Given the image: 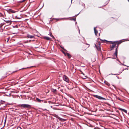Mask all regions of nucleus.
I'll return each instance as SVG.
<instances>
[{"label":"nucleus","mask_w":129,"mask_h":129,"mask_svg":"<svg viewBox=\"0 0 129 129\" xmlns=\"http://www.w3.org/2000/svg\"><path fill=\"white\" fill-rule=\"evenodd\" d=\"M33 38H35L34 36L30 35L29 34H27L25 36V43L30 42L31 41H34V40H27V39L29 38L32 39Z\"/></svg>","instance_id":"f257e3e1"},{"label":"nucleus","mask_w":129,"mask_h":129,"mask_svg":"<svg viewBox=\"0 0 129 129\" xmlns=\"http://www.w3.org/2000/svg\"><path fill=\"white\" fill-rule=\"evenodd\" d=\"M118 42V41H110V42H111L110 44H112L111 47L110 51H112V50L115 47H116V44L114 43L117 42Z\"/></svg>","instance_id":"f03ea898"},{"label":"nucleus","mask_w":129,"mask_h":129,"mask_svg":"<svg viewBox=\"0 0 129 129\" xmlns=\"http://www.w3.org/2000/svg\"><path fill=\"white\" fill-rule=\"evenodd\" d=\"M92 95L94 97L96 98L99 100H106L105 98L98 95L94 94H92Z\"/></svg>","instance_id":"7ed1b4c3"},{"label":"nucleus","mask_w":129,"mask_h":129,"mask_svg":"<svg viewBox=\"0 0 129 129\" xmlns=\"http://www.w3.org/2000/svg\"><path fill=\"white\" fill-rule=\"evenodd\" d=\"M123 40H119V41H118V42H117V43H116V44H117V45L116 46V47H115L116 48L115 50L118 51V48L119 46L118 45L122 43L123 41Z\"/></svg>","instance_id":"20e7f679"},{"label":"nucleus","mask_w":129,"mask_h":129,"mask_svg":"<svg viewBox=\"0 0 129 129\" xmlns=\"http://www.w3.org/2000/svg\"><path fill=\"white\" fill-rule=\"evenodd\" d=\"M63 78L64 80L67 82H68L69 81L68 77L65 75H64L63 77Z\"/></svg>","instance_id":"39448f33"},{"label":"nucleus","mask_w":129,"mask_h":129,"mask_svg":"<svg viewBox=\"0 0 129 129\" xmlns=\"http://www.w3.org/2000/svg\"><path fill=\"white\" fill-rule=\"evenodd\" d=\"M31 108V106L29 104H25V113L27 112V111H25V108Z\"/></svg>","instance_id":"423d86ee"},{"label":"nucleus","mask_w":129,"mask_h":129,"mask_svg":"<svg viewBox=\"0 0 129 129\" xmlns=\"http://www.w3.org/2000/svg\"><path fill=\"white\" fill-rule=\"evenodd\" d=\"M118 109L120 111H121L122 112H124L125 113H126V114H127V111L125 109L122 108L120 107L118 108Z\"/></svg>","instance_id":"0eeeda50"},{"label":"nucleus","mask_w":129,"mask_h":129,"mask_svg":"<svg viewBox=\"0 0 129 129\" xmlns=\"http://www.w3.org/2000/svg\"><path fill=\"white\" fill-rule=\"evenodd\" d=\"M57 118L59 120L62 122H64L66 121V119L63 118H60L59 117H57Z\"/></svg>","instance_id":"6e6552de"},{"label":"nucleus","mask_w":129,"mask_h":129,"mask_svg":"<svg viewBox=\"0 0 129 129\" xmlns=\"http://www.w3.org/2000/svg\"><path fill=\"white\" fill-rule=\"evenodd\" d=\"M36 100L37 102H44V103H45V101H44L42 100H41L39 99V98H36Z\"/></svg>","instance_id":"1a4fd4ad"},{"label":"nucleus","mask_w":129,"mask_h":129,"mask_svg":"<svg viewBox=\"0 0 129 129\" xmlns=\"http://www.w3.org/2000/svg\"><path fill=\"white\" fill-rule=\"evenodd\" d=\"M100 39V40L103 43H107V42H110V41L107 40L105 39L102 40L100 39V38H98V39Z\"/></svg>","instance_id":"9d476101"},{"label":"nucleus","mask_w":129,"mask_h":129,"mask_svg":"<svg viewBox=\"0 0 129 129\" xmlns=\"http://www.w3.org/2000/svg\"><path fill=\"white\" fill-rule=\"evenodd\" d=\"M27 92H25V94L26 93H27ZM25 99H27L28 100H30L31 99V98L29 96L27 95V96H26V95L25 94Z\"/></svg>","instance_id":"9b49d317"},{"label":"nucleus","mask_w":129,"mask_h":129,"mask_svg":"<svg viewBox=\"0 0 129 129\" xmlns=\"http://www.w3.org/2000/svg\"><path fill=\"white\" fill-rule=\"evenodd\" d=\"M43 39L47 40H50L51 38L47 36H45L43 37Z\"/></svg>","instance_id":"f8f14e48"},{"label":"nucleus","mask_w":129,"mask_h":129,"mask_svg":"<svg viewBox=\"0 0 129 129\" xmlns=\"http://www.w3.org/2000/svg\"><path fill=\"white\" fill-rule=\"evenodd\" d=\"M118 51H115L113 55H114L116 57V58H117V56H118Z\"/></svg>","instance_id":"ddd939ff"},{"label":"nucleus","mask_w":129,"mask_h":129,"mask_svg":"<svg viewBox=\"0 0 129 129\" xmlns=\"http://www.w3.org/2000/svg\"><path fill=\"white\" fill-rule=\"evenodd\" d=\"M96 27H94V32L95 35H97V34L98 33V31L96 29Z\"/></svg>","instance_id":"4468645a"},{"label":"nucleus","mask_w":129,"mask_h":129,"mask_svg":"<svg viewBox=\"0 0 129 129\" xmlns=\"http://www.w3.org/2000/svg\"><path fill=\"white\" fill-rule=\"evenodd\" d=\"M51 91L54 93H55L57 92V90L56 89L52 88L51 89Z\"/></svg>","instance_id":"2eb2a0df"},{"label":"nucleus","mask_w":129,"mask_h":129,"mask_svg":"<svg viewBox=\"0 0 129 129\" xmlns=\"http://www.w3.org/2000/svg\"><path fill=\"white\" fill-rule=\"evenodd\" d=\"M66 54H67L66 56L68 57V58L69 59L71 58V55L68 53H67Z\"/></svg>","instance_id":"dca6fc26"},{"label":"nucleus","mask_w":129,"mask_h":129,"mask_svg":"<svg viewBox=\"0 0 129 129\" xmlns=\"http://www.w3.org/2000/svg\"><path fill=\"white\" fill-rule=\"evenodd\" d=\"M98 46L99 47V49H100L101 50V43L100 42V41H99L98 43Z\"/></svg>","instance_id":"f3484780"},{"label":"nucleus","mask_w":129,"mask_h":129,"mask_svg":"<svg viewBox=\"0 0 129 129\" xmlns=\"http://www.w3.org/2000/svg\"><path fill=\"white\" fill-rule=\"evenodd\" d=\"M69 18H62L61 19L55 18H54V19L55 20H57V21H58V20H59L60 19H68Z\"/></svg>","instance_id":"a211bd4d"},{"label":"nucleus","mask_w":129,"mask_h":129,"mask_svg":"<svg viewBox=\"0 0 129 129\" xmlns=\"http://www.w3.org/2000/svg\"><path fill=\"white\" fill-rule=\"evenodd\" d=\"M95 47L96 48V49H97V50L99 51H101V50L100 49H99V47L98 46H97V45H96V44L95 45Z\"/></svg>","instance_id":"6ab92c4d"},{"label":"nucleus","mask_w":129,"mask_h":129,"mask_svg":"<svg viewBox=\"0 0 129 129\" xmlns=\"http://www.w3.org/2000/svg\"><path fill=\"white\" fill-rule=\"evenodd\" d=\"M87 126H88L91 127H93V126L92 125L90 124V123H88V124L87 125Z\"/></svg>","instance_id":"aec40b11"},{"label":"nucleus","mask_w":129,"mask_h":129,"mask_svg":"<svg viewBox=\"0 0 129 129\" xmlns=\"http://www.w3.org/2000/svg\"><path fill=\"white\" fill-rule=\"evenodd\" d=\"M29 20V19H25V24H28V22H27V20Z\"/></svg>","instance_id":"412c9836"},{"label":"nucleus","mask_w":129,"mask_h":129,"mask_svg":"<svg viewBox=\"0 0 129 129\" xmlns=\"http://www.w3.org/2000/svg\"><path fill=\"white\" fill-rule=\"evenodd\" d=\"M105 83L106 84V85H107L109 86L110 85V84L108 82H105Z\"/></svg>","instance_id":"4be33fe9"},{"label":"nucleus","mask_w":129,"mask_h":129,"mask_svg":"<svg viewBox=\"0 0 129 129\" xmlns=\"http://www.w3.org/2000/svg\"><path fill=\"white\" fill-rule=\"evenodd\" d=\"M70 20H73L74 21H75L76 20V18H71V19H70Z\"/></svg>","instance_id":"5701e85b"},{"label":"nucleus","mask_w":129,"mask_h":129,"mask_svg":"<svg viewBox=\"0 0 129 129\" xmlns=\"http://www.w3.org/2000/svg\"><path fill=\"white\" fill-rule=\"evenodd\" d=\"M60 47L62 49H63V50H65V51H67V50L66 49H65L64 47H63L61 46H60Z\"/></svg>","instance_id":"b1692460"},{"label":"nucleus","mask_w":129,"mask_h":129,"mask_svg":"<svg viewBox=\"0 0 129 129\" xmlns=\"http://www.w3.org/2000/svg\"><path fill=\"white\" fill-rule=\"evenodd\" d=\"M117 99H118V100L120 101H123V102H124V101L122 99H120L119 98V97H118V98H117Z\"/></svg>","instance_id":"393cba45"},{"label":"nucleus","mask_w":129,"mask_h":129,"mask_svg":"<svg viewBox=\"0 0 129 129\" xmlns=\"http://www.w3.org/2000/svg\"><path fill=\"white\" fill-rule=\"evenodd\" d=\"M80 4H81V5L83 6H84V5H85V4L84 3L82 2H81V3H80Z\"/></svg>","instance_id":"a878e982"},{"label":"nucleus","mask_w":129,"mask_h":129,"mask_svg":"<svg viewBox=\"0 0 129 129\" xmlns=\"http://www.w3.org/2000/svg\"><path fill=\"white\" fill-rule=\"evenodd\" d=\"M108 1H106L105 3V5L103 6H105L106 5H107V4H108V3L109 2Z\"/></svg>","instance_id":"bb28decb"},{"label":"nucleus","mask_w":129,"mask_h":129,"mask_svg":"<svg viewBox=\"0 0 129 129\" xmlns=\"http://www.w3.org/2000/svg\"><path fill=\"white\" fill-rule=\"evenodd\" d=\"M110 74L112 75H119V74H113L112 73H111L110 74H109V75H110Z\"/></svg>","instance_id":"cd10ccee"},{"label":"nucleus","mask_w":129,"mask_h":129,"mask_svg":"<svg viewBox=\"0 0 129 129\" xmlns=\"http://www.w3.org/2000/svg\"><path fill=\"white\" fill-rule=\"evenodd\" d=\"M33 67V66H31L30 67H25L24 68H25V69H27V68H30L32 67Z\"/></svg>","instance_id":"c85d7f7f"},{"label":"nucleus","mask_w":129,"mask_h":129,"mask_svg":"<svg viewBox=\"0 0 129 129\" xmlns=\"http://www.w3.org/2000/svg\"><path fill=\"white\" fill-rule=\"evenodd\" d=\"M62 52H63V53L64 54V55L65 56H66L67 54H66V53L67 52H64V51H62Z\"/></svg>","instance_id":"c756f323"},{"label":"nucleus","mask_w":129,"mask_h":129,"mask_svg":"<svg viewBox=\"0 0 129 129\" xmlns=\"http://www.w3.org/2000/svg\"><path fill=\"white\" fill-rule=\"evenodd\" d=\"M51 37L52 38H53V39H54V40H55V41L56 39H55V37H54V36L53 35H52V36H51Z\"/></svg>","instance_id":"7c9ffc66"},{"label":"nucleus","mask_w":129,"mask_h":129,"mask_svg":"<svg viewBox=\"0 0 129 129\" xmlns=\"http://www.w3.org/2000/svg\"><path fill=\"white\" fill-rule=\"evenodd\" d=\"M80 12L78 14H77L75 15L74 16H73L72 17H73L74 16H78L80 13Z\"/></svg>","instance_id":"2f4dec72"},{"label":"nucleus","mask_w":129,"mask_h":129,"mask_svg":"<svg viewBox=\"0 0 129 129\" xmlns=\"http://www.w3.org/2000/svg\"><path fill=\"white\" fill-rule=\"evenodd\" d=\"M54 116L56 117L57 118V117H59L56 114H55L53 116Z\"/></svg>","instance_id":"473e14b6"},{"label":"nucleus","mask_w":129,"mask_h":129,"mask_svg":"<svg viewBox=\"0 0 129 129\" xmlns=\"http://www.w3.org/2000/svg\"><path fill=\"white\" fill-rule=\"evenodd\" d=\"M27 118L28 117L26 116L25 117V121L26 120H27Z\"/></svg>","instance_id":"72a5a7b5"},{"label":"nucleus","mask_w":129,"mask_h":129,"mask_svg":"<svg viewBox=\"0 0 129 129\" xmlns=\"http://www.w3.org/2000/svg\"><path fill=\"white\" fill-rule=\"evenodd\" d=\"M10 11L12 13H15V11L12 10H11Z\"/></svg>","instance_id":"f704fd0d"},{"label":"nucleus","mask_w":129,"mask_h":129,"mask_svg":"<svg viewBox=\"0 0 129 129\" xmlns=\"http://www.w3.org/2000/svg\"><path fill=\"white\" fill-rule=\"evenodd\" d=\"M49 35L51 37L52 36V33L51 32H49Z\"/></svg>","instance_id":"c9c22d12"},{"label":"nucleus","mask_w":129,"mask_h":129,"mask_svg":"<svg viewBox=\"0 0 129 129\" xmlns=\"http://www.w3.org/2000/svg\"><path fill=\"white\" fill-rule=\"evenodd\" d=\"M87 78V76H85L83 78L84 79H85L86 78Z\"/></svg>","instance_id":"e433bc0d"},{"label":"nucleus","mask_w":129,"mask_h":129,"mask_svg":"<svg viewBox=\"0 0 129 129\" xmlns=\"http://www.w3.org/2000/svg\"><path fill=\"white\" fill-rule=\"evenodd\" d=\"M118 62H119L121 64H122V65H124V66H126V65H125L124 64H123L122 63H121V62H120V61H118Z\"/></svg>","instance_id":"4c0bfd02"},{"label":"nucleus","mask_w":129,"mask_h":129,"mask_svg":"<svg viewBox=\"0 0 129 129\" xmlns=\"http://www.w3.org/2000/svg\"><path fill=\"white\" fill-rule=\"evenodd\" d=\"M81 74H82L83 75H85V74L82 71H81Z\"/></svg>","instance_id":"58836bf2"},{"label":"nucleus","mask_w":129,"mask_h":129,"mask_svg":"<svg viewBox=\"0 0 129 129\" xmlns=\"http://www.w3.org/2000/svg\"><path fill=\"white\" fill-rule=\"evenodd\" d=\"M17 129H22L20 127H18Z\"/></svg>","instance_id":"ea45409f"},{"label":"nucleus","mask_w":129,"mask_h":129,"mask_svg":"<svg viewBox=\"0 0 129 129\" xmlns=\"http://www.w3.org/2000/svg\"><path fill=\"white\" fill-rule=\"evenodd\" d=\"M77 27H78V30H79V33H80V29H79V27L78 26H77Z\"/></svg>","instance_id":"a19ab883"},{"label":"nucleus","mask_w":129,"mask_h":129,"mask_svg":"<svg viewBox=\"0 0 129 129\" xmlns=\"http://www.w3.org/2000/svg\"><path fill=\"white\" fill-rule=\"evenodd\" d=\"M24 124H27V125H30V124H28V123H27L26 124V123H25H25H24Z\"/></svg>","instance_id":"79ce46f5"},{"label":"nucleus","mask_w":129,"mask_h":129,"mask_svg":"<svg viewBox=\"0 0 129 129\" xmlns=\"http://www.w3.org/2000/svg\"><path fill=\"white\" fill-rule=\"evenodd\" d=\"M56 123H57L58 122V120L57 119H56Z\"/></svg>","instance_id":"37998d69"},{"label":"nucleus","mask_w":129,"mask_h":129,"mask_svg":"<svg viewBox=\"0 0 129 129\" xmlns=\"http://www.w3.org/2000/svg\"><path fill=\"white\" fill-rule=\"evenodd\" d=\"M34 47V48L35 49H36V48H38V47Z\"/></svg>","instance_id":"c03bdc74"},{"label":"nucleus","mask_w":129,"mask_h":129,"mask_svg":"<svg viewBox=\"0 0 129 129\" xmlns=\"http://www.w3.org/2000/svg\"><path fill=\"white\" fill-rule=\"evenodd\" d=\"M21 106H22V107H24V105H22Z\"/></svg>","instance_id":"a18cd8bd"},{"label":"nucleus","mask_w":129,"mask_h":129,"mask_svg":"<svg viewBox=\"0 0 129 129\" xmlns=\"http://www.w3.org/2000/svg\"><path fill=\"white\" fill-rule=\"evenodd\" d=\"M111 58H112V59H115V58H114V57H111Z\"/></svg>","instance_id":"49530a36"},{"label":"nucleus","mask_w":129,"mask_h":129,"mask_svg":"<svg viewBox=\"0 0 129 129\" xmlns=\"http://www.w3.org/2000/svg\"><path fill=\"white\" fill-rule=\"evenodd\" d=\"M27 53H28L27 52H25V54H27Z\"/></svg>","instance_id":"de8ad7c7"},{"label":"nucleus","mask_w":129,"mask_h":129,"mask_svg":"<svg viewBox=\"0 0 129 129\" xmlns=\"http://www.w3.org/2000/svg\"><path fill=\"white\" fill-rule=\"evenodd\" d=\"M116 60H117V61H119V60L118 59H116Z\"/></svg>","instance_id":"09e8293b"},{"label":"nucleus","mask_w":129,"mask_h":129,"mask_svg":"<svg viewBox=\"0 0 129 129\" xmlns=\"http://www.w3.org/2000/svg\"><path fill=\"white\" fill-rule=\"evenodd\" d=\"M111 57H107V58H111Z\"/></svg>","instance_id":"8fccbe9b"},{"label":"nucleus","mask_w":129,"mask_h":129,"mask_svg":"<svg viewBox=\"0 0 129 129\" xmlns=\"http://www.w3.org/2000/svg\"><path fill=\"white\" fill-rule=\"evenodd\" d=\"M86 45H89V46H89V44H87V43H86Z\"/></svg>","instance_id":"3c124183"},{"label":"nucleus","mask_w":129,"mask_h":129,"mask_svg":"<svg viewBox=\"0 0 129 129\" xmlns=\"http://www.w3.org/2000/svg\"><path fill=\"white\" fill-rule=\"evenodd\" d=\"M83 7H84V8H85V5H84V6H83Z\"/></svg>","instance_id":"603ef678"},{"label":"nucleus","mask_w":129,"mask_h":129,"mask_svg":"<svg viewBox=\"0 0 129 129\" xmlns=\"http://www.w3.org/2000/svg\"><path fill=\"white\" fill-rule=\"evenodd\" d=\"M6 22L7 23H8V22H9V21H6Z\"/></svg>","instance_id":"864d4df0"},{"label":"nucleus","mask_w":129,"mask_h":129,"mask_svg":"<svg viewBox=\"0 0 129 129\" xmlns=\"http://www.w3.org/2000/svg\"><path fill=\"white\" fill-rule=\"evenodd\" d=\"M43 110H47L46 109H43Z\"/></svg>","instance_id":"5fc2aeb1"},{"label":"nucleus","mask_w":129,"mask_h":129,"mask_svg":"<svg viewBox=\"0 0 129 129\" xmlns=\"http://www.w3.org/2000/svg\"><path fill=\"white\" fill-rule=\"evenodd\" d=\"M125 69H126V70L127 69V70H128V68H125Z\"/></svg>","instance_id":"6e6d98bb"},{"label":"nucleus","mask_w":129,"mask_h":129,"mask_svg":"<svg viewBox=\"0 0 129 129\" xmlns=\"http://www.w3.org/2000/svg\"><path fill=\"white\" fill-rule=\"evenodd\" d=\"M98 127H95L94 129H96Z\"/></svg>","instance_id":"4d7b16f0"},{"label":"nucleus","mask_w":129,"mask_h":129,"mask_svg":"<svg viewBox=\"0 0 129 129\" xmlns=\"http://www.w3.org/2000/svg\"><path fill=\"white\" fill-rule=\"evenodd\" d=\"M123 71V70L122 71V72H120V73H122V72Z\"/></svg>","instance_id":"13d9d810"},{"label":"nucleus","mask_w":129,"mask_h":129,"mask_svg":"<svg viewBox=\"0 0 129 129\" xmlns=\"http://www.w3.org/2000/svg\"><path fill=\"white\" fill-rule=\"evenodd\" d=\"M51 108H52L53 107L52 106H51Z\"/></svg>","instance_id":"bf43d9fd"},{"label":"nucleus","mask_w":129,"mask_h":129,"mask_svg":"<svg viewBox=\"0 0 129 129\" xmlns=\"http://www.w3.org/2000/svg\"><path fill=\"white\" fill-rule=\"evenodd\" d=\"M77 22H75V24H77Z\"/></svg>","instance_id":"052dcab7"},{"label":"nucleus","mask_w":129,"mask_h":129,"mask_svg":"<svg viewBox=\"0 0 129 129\" xmlns=\"http://www.w3.org/2000/svg\"><path fill=\"white\" fill-rule=\"evenodd\" d=\"M98 7L99 8H101V7Z\"/></svg>","instance_id":"680f3d73"},{"label":"nucleus","mask_w":129,"mask_h":129,"mask_svg":"<svg viewBox=\"0 0 129 129\" xmlns=\"http://www.w3.org/2000/svg\"><path fill=\"white\" fill-rule=\"evenodd\" d=\"M24 88H25V89L26 88V86H25Z\"/></svg>","instance_id":"e2e57ef3"},{"label":"nucleus","mask_w":129,"mask_h":129,"mask_svg":"<svg viewBox=\"0 0 129 129\" xmlns=\"http://www.w3.org/2000/svg\"><path fill=\"white\" fill-rule=\"evenodd\" d=\"M27 13L28 14H29V12H27Z\"/></svg>","instance_id":"0e129e2a"},{"label":"nucleus","mask_w":129,"mask_h":129,"mask_svg":"<svg viewBox=\"0 0 129 129\" xmlns=\"http://www.w3.org/2000/svg\"><path fill=\"white\" fill-rule=\"evenodd\" d=\"M24 15H25V16H27L25 14Z\"/></svg>","instance_id":"69168bd1"},{"label":"nucleus","mask_w":129,"mask_h":129,"mask_svg":"<svg viewBox=\"0 0 129 129\" xmlns=\"http://www.w3.org/2000/svg\"><path fill=\"white\" fill-rule=\"evenodd\" d=\"M48 78V77L47 78H46V79H47Z\"/></svg>","instance_id":"338daca9"},{"label":"nucleus","mask_w":129,"mask_h":129,"mask_svg":"<svg viewBox=\"0 0 129 129\" xmlns=\"http://www.w3.org/2000/svg\"><path fill=\"white\" fill-rule=\"evenodd\" d=\"M110 0H108L107 1H108V2H109Z\"/></svg>","instance_id":"774afa93"}]
</instances>
